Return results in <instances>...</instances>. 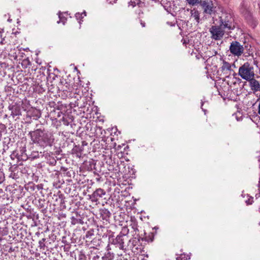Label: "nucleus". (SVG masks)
Masks as SVG:
<instances>
[{
  "mask_svg": "<svg viewBox=\"0 0 260 260\" xmlns=\"http://www.w3.org/2000/svg\"><path fill=\"white\" fill-rule=\"evenodd\" d=\"M66 104H69V106H66V144L67 147H73L76 143L78 137L76 132H77L78 127L73 122L75 115H77V111L74 108L78 106L79 98L81 96L78 94L77 85L74 81L70 80L69 82H66Z\"/></svg>",
  "mask_w": 260,
  "mask_h": 260,
  "instance_id": "nucleus-1",
  "label": "nucleus"
},
{
  "mask_svg": "<svg viewBox=\"0 0 260 260\" xmlns=\"http://www.w3.org/2000/svg\"><path fill=\"white\" fill-rule=\"evenodd\" d=\"M98 234L103 238L108 237L109 243L114 245L116 248L124 251L126 250L125 243L128 238H125L119 234L115 237L114 232L102 225L98 228Z\"/></svg>",
  "mask_w": 260,
  "mask_h": 260,
  "instance_id": "nucleus-2",
  "label": "nucleus"
},
{
  "mask_svg": "<svg viewBox=\"0 0 260 260\" xmlns=\"http://www.w3.org/2000/svg\"><path fill=\"white\" fill-rule=\"evenodd\" d=\"M72 200V203L66 206L67 211L66 212V216L70 219L71 224H83L84 222V217L81 213V210L79 209L80 205V202L75 200Z\"/></svg>",
  "mask_w": 260,
  "mask_h": 260,
  "instance_id": "nucleus-3",
  "label": "nucleus"
},
{
  "mask_svg": "<svg viewBox=\"0 0 260 260\" xmlns=\"http://www.w3.org/2000/svg\"><path fill=\"white\" fill-rule=\"evenodd\" d=\"M29 135L34 143L41 147L51 145L53 141V136L50 133H47L39 129L30 132Z\"/></svg>",
  "mask_w": 260,
  "mask_h": 260,
  "instance_id": "nucleus-4",
  "label": "nucleus"
},
{
  "mask_svg": "<svg viewBox=\"0 0 260 260\" xmlns=\"http://www.w3.org/2000/svg\"><path fill=\"white\" fill-rule=\"evenodd\" d=\"M219 25L225 30L230 31L235 28V22L232 15L227 12H222L219 17Z\"/></svg>",
  "mask_w": 260,
  "mask_h": 260,
  "instance_id": "nucleus-5",
  "label": "nucleus"
},
{
  "mask_svg": "<svg viewBox=\"0 0 260 260\" xmlns=\"http://www.w3.org/2000/svg\"><path fill=\"white\" fill-rule=\"evenodd\" d=\"M238 75L244 80L248 81L254 78L253 67L249 62H245L239 69Z\"/></svg>",
  "mask_w": 260,
  "mask_h": 260,
  "instance_id": "nucleus-6",
  "label": "nucleus"
},
{
  "mask_svg": "<svg viewBox=\"0 0 260 260\" xmlns=\"http://www.w3.org/2000/svg\"><path fill=\"white\" fill-rule=\"evenodd\" d=\"M226 30L220 25H212L210 27L209 31L211 34V38L215 41L221 40L224 35Z\"/></svg>",
  "mask_w": 260,
  "mask_h": 260,
  "instance_id": "nucleus-7",
  "label": "nucleus"
},
{
  "mask_svg": "<svg viewBox=\"0 0 260 260\" xmlns=\"http://www.w3.org/2000/svg\"><path fill=\"white\" fill-rule=\"evenodd\" d=\"M79 251L74 242L68 244L66 241V258L68 260H76V256L79 254Z\"/></svg>",
  "mask_w": 260,
  "mask_h": 260,
  "instance_id": "nucleus-8",
  "label": "nucleus"
},
{
  "mask_svg": "<svg viewBox=\"0 0 260 260\" xmlns=\"http://www.w3.org/2000/svg\"><path fill=\"white\" fill-rule=\"evenodd\" d=\"M66 181L68 182V183H66V193L69 194V204L72 203V200L73 201L77 200V199H73L74 197L75 196L77 197V192L76 189V186L74 184L71 183H72V180L71 179H66Z\"/></svg>",
  "mask_w": 260,
  "mask_h": 260,
  "instance_id": "nucleus-9",
  "label": "nucleus"
},
{
  "mask_svg": "<svg viewBox=\"0 0 260 260\" xmlns=\"http://www.w3.org/2000/svg\"><path fill=\"white\" fill-rule=\"evenodd\" d=\"M200 5L204 10V13L206 14L212 15L214 14L216 11V7L214 6L211 0L202 1Z\"/></svg>",
  "mask_w": 260,
  "mask_h": 260,
  "instance_id": "nucleus-10",
  "label": "nucleus"
},
{
  "mask_svg": "<svg viewBox=\"0 0 260 260\" xmlns=\"http://www.w3.org/2000/svg\"><path fill=\"white\" fill-rule=\"evenodd\" d=\"M230 50L233 54L240 56L243 53L244 48L239 42L233 41L231 44Z\"/></svg>",
  "mask_w": 260,
  "mask_h": 260,
  "instance_id": "nucleus-11",
  "label": "nucleus"
},
{
  "mask_svg": "<svg viewBox=\"0 0 260 260\" xmlns=\"http://www.w3.org/2000/svg\"><path fill=\"white\" fill-rule=\"evenodd\" d=\"M100 218L104 223L107 224L110 223V219L111 216L110 211L105 208H101L99 210Z\"/></svg>",
  "mask_w": 260,
  "mask_h": 260,
  "instance_id": "nucleus-12",
  "label": "nucleus"
},
{
  "mask_svg": "<svg viewBox=\"0 0 260 260\" xmlns=\"http://www.w3.org/2000/svg\"><path fill=\"white\" fill-rule=\"evenodd\" d=\"M106 194L105 191L102 188L96 189L92 194L89 196V199L92 202L96 203L100 198Z\"/></svg>",
  "mask_w": 260,
  "mask_h": 260,
  "instance_id": "nucleus-13",
  "label": "nucleus"
},
{
  "mask_svg": "<svg viewBox=\"0 0 260 260\" xmlns=\"http://www.w3.org/2000/svg\"><path fill=\"white\" fill-rule=\"evenodd\" d=\"M68 154L71 153L75 155L77 157H80L82 155V148L80 147L79 144H75L74 146L68 148Z\"/></svg>",
  "mask_w": 260,
  "mask_h": 260,
  "instance_id": "nucleus-14",
  "label": "nucleus"
},
{
  "mask_svg": "<svg viewBox=\"0 0 260 260\" xmlns=\"http://www.w3.org/2000/svg\"><path fill=\"white\" fill-rule=\"evenodd\" d=\"M249 82V86L251 89L254 92L260 91V84L258 81L254 78L248 80Z\"/></svg>",
  "mask_w": 260,
  "mask_h": 260,
  "instance_id": "nucleus-15",
  "label": "nucleus"
},
{
  "mask_svg": "<svg viewBox=\"0 0 260 260\" xmlns=\"http://www.w3.org/2000/svg\"><path fill=\"white\" fill-rule=\"evenodd\" d=\"M91 131H93L91 133L94 134V136L96 137H99L103 135V133H105V130H104L101 126H92L90 129Z\"/></svg>",
  "mask_w": 260,
  "mask_h": 260,
  "instance_id": "nucleus-16",
  "label": "nucleus"
},
{
  "mask_svg": "<svg viewBox=\"0 0 260 260\" xmlns=\"http://www.w3.org/2000/svg\"><path fill=\"white\" fill-rule=\"evenodd\" d=\"M9 109L11 111V115L13 117L16 116H20L21 114L20 108L17 105L10 106Z\"/></svg>",
  "mask_w": 260,
  "mask_h": 260,
  "instance_id": "nucleus-17",
  "label": "nucleus"
},
{
  "mask_svg": "<svg viewBox=\"0 0 260 260\" xmlns=\"http://www.w3.org/2000/svg\"><path fill=\"white\" fill-rule=\"evenodd\" d=\"M103 243L101 239L96 237L91 241V247L99 249L100 247L103 246Z\"/></svg>",
  "mask_w": 260,
  "mask_h": 260,
  "instance_id": "nucleus-18",
  "label": "nucleus"
},
{
  "mask_svg": "<svg viewBox=\"0 0 260 260\" xmlns=\"http://www.w3.org/2000/svg\"><path fill=\"white\" fill-rule=\"evenodd\" d=\"M141 236V240L142 241H145L148 242H151L153 241L154 239V234L152 232H150L148 234L144 232V236H143L142 235Z\"/></svg>",
  "mask_w": 260,
  "mask_h": 260,
  "instance_id": "nucleus-19",
  "label": "nucleus"
},
{
  "mask_svg": "<svg viewBox=\"0 0 260 260\" xmlns=\"http://www.w3.org/2000/svg\"><path fill=\"white\" fill-rule=\"evenodd\" d=\"M130 225L133 230L131 232L133 233V236H140L139 234V230L138 229V223L136 222H132Z\"/></svg>",
  "mask_w": 260,
  "mask_h": 260,
  "instance_id": "nucleus-20",
  "label": "nucleus"
},
{
  "mask_svg": "<svg viewBox=\"0 0 260 260\" xmlns=\"http://www.w3.org/2000/svg\"><path fill=\"white\" fill-rule=\"evenodd\" d=\"M191 17L196 20V21L198 23L200 22V13L199 12L196 10V9H193L191 10L190 12Z\"/></svg>",
  "mask_w": 260,
  "mask_h": 260,
  "instance_id": "nucleus-21",
  "label": "nucleus"
},
{
  "mask_svg": "<svg viewBox=\"0 0 260 260\" xmlns=\"http://www.w3.org/2000/svg\"><path fill=\"white\" fill-rule=\"evenodd\" d=\"M129 229L127 226L122 227L121 231L119 233V235L124 237L125 238H128V234L129 233Z\"/></svg>",
  "mask_w": 260,
  "mask_h": 260,
  "instance_id": "nucleus-22",
  "label": "nucleus"
},
{
  "mask_svg": "<svg viewBox=\"0 0 260 260\" xmlns=\"http://www.w3.org/2000/svg\"><path fill=\"white\" fill-rule=\"evenodd\" d=\"M141 240V236H134V238L131 239H128V241L131 242L134 246H136L139 243L140 241Z\"/></svg>",
  "mask_w": 260,
  "mask_h": 260,
  "instance_id": "nucleus-23",
  "label": "nucleus"
},
{
  "mask_svg": "<svg viewBox=\"0 0 260 260\" xmlns=\"http://www.w3.org/2000/svg\"><path fill=\"white\" fill-rule=\"evenodd\" d=\"M103 260H113L114 257V255L113 253L108 252L106 253L104 256L101 257Z\"/></svg>",
  "mask_w": 260,
  "mask_h": 260,
  "instance_id": "nucleus-24",
  "label": "nucleus"
},
{
  "mask_svg": "<svg viewBox=\"0 0 260 260\" xmlns=\"http://www.w3.org/2000/svg\"><path fill=\"white\" fill-rule=\"evenodd\" d=\"M221 69V71L222 72L224 71L225 70L229 71V70H231V66L229 62L223 60V64H222Z\"/></svg>",
  "mask_w": 260,
  "mask_h": 260,
  "instance_id": "nucleus-25",
  "label": "nucleus"
},
{
  "mask_svg": "<svg viewBox=\"0 0 260 260\" xmlns=\"http://www.w3.org/2000/svg\"><path fill=\"white\" fill-rule=\"evenodd\" d=\"M190 258V255L189 254H181L180 256H177L176 257V260H187L189 259Z\"/></svg>",
  "mask_w": 260,
  "mask_h": 260,
  "instance_id": "nucleus-26",
  "label": "nucleus"
},
{
  "mask_svg": "<svg viewBox=\"0 0 260 260\" xmlns=\"http://www.w3.org/2000/svg\"><path fill=\"white\" fill-rule=\"evenodd\" d=\"M41 112L37 109H34L33 113L31 115L32 117H34V119H38L41 117Z\"/></svg>",
  "mask_w": 260,
  "mask_h": 260,
  "instance_id": "nucleus-27",
  "label": "nucleus"
},
{
  "mask_svg": "<svg viewBox=\"0 0 260 260\" xmlns=\"http://www.w3.org/2000/svg\"><path fill=\"white\" fill-rule=\"evenodd\" d=\"M58 17L59 18V20L57 21V23H59L60 22L62 23V24L64 25L65 23V20L63 16V13L60 12L58 13Z\"/></svg>",
  "mask_w": 260,
  "mask_h": 260,
  "instance_id": "nucleus-28",
  "label": "nucleus"
},
{
  "mask_svg": "<svg viewBox=\"0 0 260 260\" xmlns=\"http://www.w3.org/2000/svg\"><path fill=\"white\" fill-rule=\"evenodd\" d=\"M76 260H86V257L84 253L79 251V254H78L76 256Z\"/></svg>",
  "mask_w": 260,
  "mask_h": 260,
  "instance_id": "nucleus-29",
  "label": "nucleus"
},
{
  "mask_svg": "<svg viewBox=\"0 0 260 260\" xmlns=\"http://www.w3.org/2000/svg\"><path fill=\"white\" fill-rule=\"evenodd\" d=\"M75 17L76 19L79 21V23L81 24V22L82 21V19L84 17V16H82V14L77 13L75 14Z\"/></svg>",
  "mask_w": 260,
  "mask_h": 260,
  "instance_id": "nucleus-30",
  "label": "nucleus"
},
{
  "mask_svg": "<svg viewBox=\"0 0 260 260\" xmlns=\"http://www.w3.org/2000/svg\"><path fill=\"white\" fill-rule=\"evenodd\" d=\"M247 197L248 198L247 200H245V203L247 205H251L253 202V198L251 196H249L247 195Z\"/></svg>",
  "mask_w": 260,
  "mask_h": 260,
  "instance_id": "nucleus-31",
  "label": "nucleus"
},
{
  "mask_svg": "<svg viewBox=\"0 0 260 260\" xmlns=\"http://www.w3.org/2000/svg\"><path fill=\"white\" fill-rule=\"evenodd\" d=\"M186 1L189 5H194L196 4H200L202 0H186Z\"/></svg>",
  "mask_w": 260,
  "mask_h": 260,
  "instance_id": "nucleus-32",
  "label": "nucleus"
},
{
  "mask_svg": "<svg viewBox=\"0 0 260 260\" xmlns=\"http://www.w3.org/2000/svg\"><path fill=\"white\" fill-rule=\"evenodd\" d=\"M93 230H89L88 231L85 235V238L86 239H90L91 236L93 235Z\"/></svg>",
  "mask_w": 260,
  "mask_h": 260,
  "instance_id": "nucleus-33",
  "label": "nucleus"
},
{
  "mask_svg": "<svg viewBox=\"0 0 260 260\" xmlns=\"http://www.w3.org/2000/svg\"><path fill=\"white\" fill-rule=\"evenodd\" d=\"M45 241V239L43 238L41 240H40L39 242V247L41 248V249H44V248L45 247V244H44V242Z\"/></svg>",
  "mask_w": 260,
  "mask_h": 260,
  "instance_id": "nucleus-34",
  "label": "nucleus"
},
{
  "mask_svg": "<svg viewBox=\"0 0 260 260\" xmlns=\"http://www.w3.org/2000/svg\"><path fill=\"white\" fill-rule=\"evenodd\" d=\"M32 157L33 158H36L39 157V153L38 152H34L32 153Z\"/></svg>",
  "mask_w": 260,
  "mask_h": 260,
  "instance_id": "nucleus-35",
  "label": "nucleus"
},
{
  "mask_svg": "<svg viewBox=\"0 0 260 260\" xmlns=\"http://www.w3.org/2000/svg\"><path fill=\"white\" fill-rule=\"evenodd\" d=\"M93 260H103V259L100 256L96 255L93 257Z\"/></svg>",
  "mask_w": 260,
  "mask_h": 260,
  "instance_id": "nucleus-36",
  "label": "nucleus"
},
{
  "mask_svg": "<svg viewBox=\"0 0 260 260\" xmlns=\"http://www.w3.org/2000/svg\"><path fill=\"white\" fill-rule=\"evenodd\" d=\"M67 177H69L70 178H71V171H69L67 172V169H66V178Z\"/></svg>",
  "mask_w": 260,
  "mask_h": 260,
  "instance_id": "nucleus-37",
  "label": "nucleus"
},
{
  "mask_svg": "<svg viewBox=\"0 0 260 260\" xmlns=\"http://www.w3.org/2000/svg\"><path fill=\"white\" fill-rule=\"evenodd\" d=\"M89 165H90V169L92 170V166H93V167H94V162L93 161H89Z\"/></svg>",
  "mask_w": 260,
  "mask_h": 260,
  "instance_id": "nucleus-38",
  "label": "nucleus"
},
{
  "mask_svg": "<svg viewBox=\"0 0 260 260\" xmlns=\"http://www.w3.org/2000/svg\"><path fill=\"white\" fill-rule=\"evenodd\" d=\"M129 6H132L133 7H134L136 6V4L134 2L130 1L129 2Z\"/></svg>",
  "mask_w": 260,
  "mask_h": 260,
  "instance_id": "nucleus-39",
  "label": "nucleus"
},
{
  "mask_svg": "<svg viewBox=\"0 0 260 260\" xmlns=\"http://www.w3.org/2000/svg\"><path fill=\"white\" fill-rule=\"evenodd\" d=\"M140 24H141L142 27H145V23L144 21H142V20H140Z\"/></svg>",
  "mask_w": 260,
  "mask_h": 260,
  "instance_id": "nucleus-40",
  "label": "nucleus"
},
{
  "mask_svg": "<svg viewBox=\"0 0 260 260\" xmlns=\"http://www.w3.org/2000/svg\"><path fill=\"white\" fill-rule=\"evenodd\" d=\"M203 104H204V102H203V101H202V102H201V108L202 109L203 111L205 112V113H206V110H204V109L203 108Z\"/></svg>",
  "mask_w": 260,
  "mask_h": 260,
  "instance_id": "nucleus-41",
  "label": "nucleus"
},
{
  "mask_svg": "<svg viewBox=\"0 0 260 260\" xmlns=\"http://www.w3.org/2000/svg\"><path fill=\"white\" fill-rule=\"evenodd\" d=\"M82 146L86 145L87 143L85 141H82Z\"/></svg>",
  "mask_w": 260,
  "mask_h": 260,
  "instance_id": "nucleus-42",
  "label": "nucleus"
},
{
  "mask_svg": "<svg viewBox=\"0 0 260 260\" xmlns=\"http://www.w3.org/2000/svg\"><path fill=\"white\" fill-rule=\"evenodd\" d=\"M258 113L260 115V103L259 104V105H258Z\"/></svg>",
  "mask_w": 260,
  "mask_h": 260,
  "instance_id": "nucleus-43",
  "label": "nucleus"
},
{
  "mask_svg": "<svg viewBox=\"0 0 260 260\" xmlns=\"http://www.w3.org/2000/svg\"><path fill=\"white\" fill-rule=\"evenodd\" d=\"M13 56L15 59H16L17 58V55L16 53H15V54L13 55Z\"/></svg>",
  "mask_w": 260,
  "mask_h": 260,
  "instance_id": "nucleus-44",
  "label": "nucleus"
},
{
  "mask_svg": "<svg viewBox=\"0 0 260 260\" xmlns=\"http://www.w3.org/2000/svg\"><path fill=\"white\" fill-rule=\"evenodd\" d=\"M82 14L83 16H86V12L85 11H84Z\"/></svg>",
  "mask_w": 260,
  "mask_h": 260,
  "instance_id": "nucleus-45",
  "label": "nucleus"
},
{
  "mask_svg": "<svg viewBox=\"0 0 260 260\" xmlns=\"http://www.w3.org/2000/svg\"><path fill=\"white\" fill-rule=\"evenodd\" d=\"M74 126H73L72 128H70V131H74Z\"/></svg>",
  "mask_w": 260,
  "mask_h": 260,
  "instance_id": "nucleus-46",
  "label": "nucleus"
},
{
  "mask_svg": "<svg viewBox=\"0 0 260 260\" xmlns=\"http://www.w3.org/2000/svg\"><path fill=\"white\" fill-rule=\"evenodd\" d=\"M8 21H9V22H11L12 21V19H11L10 18H9L8 19Z\"/></svg>",
  "mask_w": 260,
  "mask_h": 260,
  "instance_id": "nucleus-47",
  "label": "nucleus"
},
{
  "mask_svg": "<svg viewBox=\"0 0 260 260\" xmlns=\"http://www.w3.org/2000/svg\"><path fill=\"white\" fill-rule=\"evenodd\" d=\"M74 70H77V68L76 67H74Z\"/></svg>",
  "mask_w": 260,
  "mask_h": 260,
  "instance_id": "nucleus-48",
  "label": "nucleus"
},
{
  "mask_svg": "<svg viewBox=\"0 0 260 260\" xmlns=\"http://www.w3.org/2000/svg\"><path fill=\"white\" fill-rule=\"evenodd\" d=\"M62 248H63V249L64 250H65V245L64 246H62Z\"/></svg>",
  "mask_w": 260,
  "mask_h": 260,
  "instance_id": "nucleus-49",
  "label": "nucleus"
},
{
  "mask_svg": "<svg viewBox=\"0 0 260 260\" xmlns=\"http://www.w3.org/2000/svg\"><path fill=\"white\" fill-rule=\"evenodd\" d=\"M109 244H108V245H107V248L108 250L109 249Z\"/></svg>",
  "mask_w": 260,
  "mask_h": 260,
  "instance_id": "nucleus-50",
  "label": "nucleus"
}]
</instances>
